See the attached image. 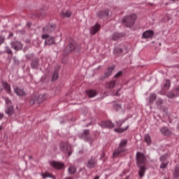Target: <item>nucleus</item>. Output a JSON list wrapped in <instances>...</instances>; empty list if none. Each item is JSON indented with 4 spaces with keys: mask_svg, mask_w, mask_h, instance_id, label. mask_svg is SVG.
<instances>
[{
    "mask_svg": "<svg viewBox=\"0 0 179 179\" xmlns=\"http://www.w3.org/2000/svg\"><path fill=\"white\" fill-rule=\"evenodd\" d=\"M127 145H128V140H122L119 144V146L114 150L113 158L117 159V157H124V156H125V152L127 150Z\"/></svg>",
    "mask_w": 179,
    "mask_h": 179,
    "instance_id": "nucleus-1",
    "label": "nucleus"
},
{
    "mask_svg": "<svg viewBox=\"0 0 179 179\" xmlns=\"http://www.w3.org/2000/svg\"><path fill=\"white\" fill-rule=\"evenodd\" d=\"M137 17L138 16H136V14H131L130 15L124 17L122 18V23L124 24V26H126V27H132V26L135 24Z\"/></svg>",
    "mask_w": 179,
    "mask_h": 179,
    "instance_id": "nucleus-2",
    "label": "nucleus"
},
{
    "mask_svg": "<svg viewBox=\"0 0 179 179\" xmlns=\"http://www.w3.org/2000/svg\"><path fill=\"white\" fill-rule=\"evenodd\" d=\"M136 166H145L146 156L143 152H137L136 154Z\"/></svg>",
    "mask_w": 179,
    "mask_h": 179,
    "instance_id": "nucleus-3",
    "label": "nucleus"
},
{
    "mask_svg": "<svg viewBox=\"0 0 179 179\" xmlns=\"http://www.w3.org/2000/svg\"><path fill=\"white\" fill-rule=\"evenodd\" d=\"M41 38L45 40V45H52V44H55V38L52 36H50L48 34H43Z\"/></svg>",
    "mask_w": 179,
    "mask_h": 179,
    "instance_id": "nucleus-4",
    "label": "nucleus"
},
{
    "mask_svg": "<svg viewBox=\"0 0 179 179\" xmlns=\"http://www.w3.org/2000/svg\"><path fill=\"white\" fill-rule=\"evenodd\" d=\"M49 164L52 167H53V169H55L56 170H62V169L65 167V164L64 163L56 161H50Z\"/></svg>",
    "mask_w": 179,
    "mask_h": 179,
    "instance_id": "nucleus-5",
    "label": "nucleus"
},
{
    "mask_svg": "<svg viewBox=\"0 0 179 179\" xmlns=\"http://www.w3.org/2000/svg\"><path fill=\"white\" fill-rule=\"evenodd\" d=\"M99 125L101 128H108V129H113L114 128V123L110 120L101 121Z\"/></svg>",
    "mask_w": 179,
    "mask_h": 179,
    "instance_id": "nucleus-6",
    "label": "nucleus"
},
{
    "mask_svg": "<svg viewBox=\"0 0 179 179\" xmlns=\"http://www.w3.org/2000/svg\"><path fill=\"white\" fill-rule=\"evenodd\" d=\"M97 164V159H96V157H91V158L88 160L86 166L88 169H94Z\"/></svg>",
    "mask_w": 179,
    "mask_h": 179,
    "instance_id": "nucleus-7",
    "label": "nucleus"
},
{
    "mask_svg": "<svg viewBox=\"0 0 179 179\" xmlns=\"http://www.w3.org/2000/svg\"><path fill=\"white\" fill-rule=\"evenodd\" d=\"M10 44L12 48H13V50H15V51H20V50L23 49V44H22V42L16 41L11 42Z\"/></svg>",
    "mask_w": 179,
    "mask_h": 179,
    "instance_id": "nucleus-8",
    "label": "nucleus"
},
{
    "mask_svg": "<svg viewBox=\"0 0 179 179\" xmlns=\"http://www.w3.org/2000/svg\"><path fill=\"white\" fill-rule=\"evenodd\" d=\"M138 167V177L141 178H143L145 177V173H146V166L145 165H139L137 166Z\"/></svg>",
    "mask_w": 179,
    "mask_h": 179,
    "instance_id": "nucleus-9",
    "label": "nucleus"
},
{
    "mask_svg": "<svg viewBox=\"0 0 179 179\" xmlns=\"http://www.w3.org/2000/svg\"><path fill=\"white\" fill-rule=\"evenodd\" d=\"M101 29V25L100 24H95L94 26L92 27L90 31V34L92 36H94V34H96V33H99V31Z\"/></svg>",
    "mask_w": 179,
    "mask_h": 179,
    "instance_id": "nucleus-10",
    "label": "nucleus"
},
{
    "mask_svg": "<svg viewBox=\"0 0 179 179\" xmlns=\"http://www.w3.org/2000/svg\"><path fill=\"white\" fill-rule=\"evenodd\" d=\"M54 30H55V24H48L43 29V33H52Z\"/></svg>",
    "mask_w": 179,
    "mask_h": 179,
    "instance_id": "nucleus-11",
    "label": "nucleus"
},
{
    "mask_svg": "<svg viewBox=\"0 0 179 179\" xmlns=\"http://www.w3.org/2000/svg\"><path fill=\"white\" fill-rule=\"evenodd\" d=\"M155 36V31L153 30H147L143 32L142 38H152Z\"/></svg>",
    "mask_w": 179,
    "mask_h": 179,
    "instance_id": "nucleus-12",
    "label": "nucleus"
},
{
    "mask_svg": "<svg viewBox=\"0 0 179 179\" xmlns=\"http://www.w3.org/2000/svg\"><path fill=\"white\" fill-rule=\"evenodd\" d=\"M86 94L90 99H92L97 96V91L96 90H88L86 91Z\"/></svg>",
    "mask_w": 179,
    "mask_h": 179,
    "instance_id": "nucleus-13",
    "label": "nucleus"
},
{
    "mask_svg": "<svg viewBox=\"0 0 179 179\" xmlns=\"http://www.w3.org/2000/svg\"><path fill=\"white\" fill-rule=\"evenodd\" d=\"M5 113L7 115H13L15 114V108L13 106H8L5 110Z\"/></svg>",
    "mask_w": 179,
    "mask_h": 179,
    "instance_id": "nucleus-14",
    "label": "nucleus"
},
{
    "mask_svg": "<svg viewBox=\"0 0 179 179\" xmlns=\"http://www.w3.org/2000/svg\"><path fill=\"white\" fill-rule=\"evenodd\" d=\"M14 92L16 93L17 96H26V92H24V90L19 88V87H16L14 89Z\"/></svg>",
    "mask_w": 179,
    "mask_h": 179,
    "instance_id": "nucleus-15",
    "label": "nucleus"
},
{
    "mask_svg": "<svg viewBox=\"0 0 179 179\" xmlns=\"http://www.w3.org/2000/svg\"><path fill=\"white\" fill-rule=\"evenodd\" d=\"M2 86L8 94H10V93H12V90H10V85L8 83V82H3Z\"/></svg>",
    "mask_w": 179,
    "mask_h": 179,
    "instance_id": "nucleus-16",
    "label": "nucleus"
},
{
    "mask_svg": "<svg viewBox=\"0 0 179 179\" xmlns=\"http://www.w3.org/2000/svg\"><path fill=\"white\" fill-rule=\"evenodd\" d=\"M144 141L145 143H147L148 146H150V145H152V137L150 136V134H145Z\"/></svg>",
    "mask_w": 179,
    "mask_h": 179,
    "instance_id": "nucleus-17",
    "label": "nucleus"
},
{
    "mask_svg": "<svg viewBox=\"0 0 179 179\" xmlns=\"http://www.w3.org/2000/svg\"><path fill=\"white\" fill-rule=\"evenodd\" d=\"M75 48V45L69 43L65 49V52H66V54H71V52H72V51H73Z\"/></svg>",
    "mask_w": 179,
    "mask_h": 179,
    "instance_id": "nucleus-18",
    "label": "nucleus"
},
{
    "mask_svg": "<svg viewBox=\"0 0 179 179\" xmlns=\"http://www.w3.org/2000/svg\"><path fill=\"white\" fill-rule=\"evenodd\" d=\"M114 69H115V66H113V67H109L106 72L104 73V78H108V76H111V73H113V71H114Z\"/></svg>",
    "mask_w": 179,
    "mask_h": 179,
    "instance_id": "nucleus-19",
    "label": "nucleus"
},
{
    "mask_svg": "<svg viewBox=\"0 0 179 179\" xmlns=\"http://www.w3.org/2000/svg\"><path fill=\"white\" fill-rule=\"evenodd\" d=\"M129 129V125H127L125 128H115L114 129V131L117 134H122V132H125V131H128Z\"/></svg>",
    "mask_w": 179,
    "mask_h": 179,
    "instance_id": "nucleus-20",
    "label": "nucleus"
},
{
    "mask_svg": "<svg viewBox=\"0 0 179 179\" xmlns=\"http://www.w3.org/2000/svg\"><path fill=\"white\" fill-rule=\"evenodd\" d=\"M115 86V80H112L105 84L106 89H113Z\"/></svg>",
    "mask_w": 179,
    "mask_h": 179,
    "instance_id": "nucleus-21",
    "label": "nucleus"
},
{
    "mask_svg": "<svg viewBox=\"0 0 179 179\" xmlns=\"http://www.w3.org/2000/svg\"><path fill=\"white\" fill-rule=\"evenodd\" d=\"M157 99V95L155 93L150 94L149 96V103L150 104H153L155 103V100Z\"/></svg>",
    "mask_w": 179,
    "mask_h": 179,
    "instance_id": "nucleus-22",
    "label": "nucleus"
},
{
    "mask_svg": "<svg viewBox=\"0 0 179 179\" xmlns=\"http://www.w3.org/2000/svg\"><path fill=\"white\" fill-rule=\"evenodd\" d=\"M121 37H122V36L121 35V34H119V33H114V34L112 35L111 40H112L113 41H117V40H120V38H121Z\"/></svg>",
    "mask_w": 179,
    "mask_h": 179,
    "instance_id": "nucleus-23",
    "label": "nucleus"
},
{
    "mask_svg": "<svg viewBox=\"0 0 179 179\" xmlns=\"http://www.w3.org/2000/svg\"><path fill=\"white\" fill-rule=\"evenodd\" d=\"M61 15L63 17H71L72 16V11L66 10V12H62Z\"/></svg>",
    "mask_w": 179,
    "mask_h": 179,
    "instance_id": "nucleus-24",
    "label": "nucleus"
},
{
    "mask_svg": "<svg viewBox=\"0 0 179 179\" xmlns=\"http://www.w3.org/2000/svg\"><path fill=\"white\" fill-rule=\"evenodd\" d=\"M173 176L174 178H178V177H179V165H177L176 166H175L173 173Z\"/></svg>",
    "mask_w": 179,
    "mask_h": 179,
    "instance_id": "nucleus-25",
    "label": "nucleus"
},
{
    "mask_svg": "<svg viewBox=\"0 0 179 179\" xmlns=\"http://www.w3.org/2000/svg\"><path fill=\"white\" fill-rule=\"evenodd\" d=\"M69 174H75V173H76V166H75V165H71L69 167Z\"/></svg>",
    "mask_w": 179,
    "mask_h": 179,
    "instance_id": "nucleus-26",
    "label": "nucleus"
},
{
    "mask_svg": "<svg viewBox=\"0 0 179 179\" xmlns=\"http://www.w3.org/2000/svg\"><path fill=\"white\" fill-rule=\"evenodd\" d=\"M41 176L43 177V178H52L54 177V176H52V174L50 173L49 172H45L43 173H41Z\"/></svg>",
    "mask_w": 179,
    "mask_h": 179,
    "instance_id": "nucleus-27",
    "label": "nucleus"
},
{
    "mask_svg": "<svg viewBox=\"0 0 179 179\" xmlns=\"http://www.w3.org/2000/svg\"><path fill=\"white\" fill-rule=\"evenodd\" d=\"M160 131L162 135H167V133L170 134V131L167 127H162Z\"/></svg>",
    "mask_w": 179,
    "mask_h": 179,
    "instance_id": "nucleus-28",
    "label": "nucleus"
},
{
    "mask_svg": "<svg viewBox=\"0 0 179 179\" xmlns=\"http://www.w3.org/2000/svg\"><path fill=\"white\" fill-rule=\"evenodd\" d=\"M167 97L169 99H176V97H178V96H177V94H174V92H170L166 94Z\"/></svg>",
    "mask_w": 179,
    "mask_h": 179,
    "instance_id": "nucleus-29",
    "label": "nucleus"
},
{
    "mask_svg": "<svg viewBox=\"0 0 179 179\" xmlns=\"http://www.w3.org/2000/svg\"><path fill=\"white\" fill-rule=\"evenodd\" d=\"M114 52L116 54H122V52H124V50H122L121 48H116L114 50Z\"/></svg>",
    "mask_w": 179,
    "mask_h": 179,
    "instance_id": "nucleus-30",
    "label": "nucleus"
},
{
    "mask_svg": "<svg viewBox=\"0 0 179 179\" xmlns=\"http://www.w3.org/2000/svg\"><path fill=\"white\" fill-rule=\"evenodd\" d=\"M58 71H55L52 76V81L57 80L58 79Z\"/></svg>",
    "mask_w": 179,
    "mask_h": 179,
    "instance_id": "nucleus-31",
    "label": "nucleus"
},
{
    "mask_svg": "<svg viewBox=\"0 0 179 179\" xmlns=\"http://www.w3.org/2000/svg\"><path fill=\"white\" fill-rule=\"evenodd\" d=\"M167 166H169V162L166 161V162H162L159 166L160 169H167Z\"/></svg>",
    "mask_w": 179,
    "mask_h": 179,
    "instance_id": "nucleus-32",
    "label": "nucleus"
},
{
    "mask_svg": "<svg viewBox=\"0 0 179 179\" xmlns=\"http://www.w3.org/2000/svg\"><path fill=\"white\" fill-rule=\"evenodd\" d=\"M170 86H171V83L170 80L166 79V83L164 84V87H166L167 89H170Z\"/></svg>",
    "mask_w": 179,
    "mask_h": 179,
    "instance_id": "nucleus-33",
    "label": "nucleus"
},
{
    "mask_svg": "<svg viewBox=\"0 0 179 179\" xmlns=\"http://www.w3.org/2000/svg\"><path fill=\"white\" fill-rule=\"evenodd\" d=\"M6 52L10 54V55H13V52H12V50L9 47H6Z\"/></svg>",
    "mask_w": 179,
    "mask_h": 179,
    "instance_id": "nucleus-34",
    "label": "nucleus"
},
{
    "mask_svg": "<svg viewBox=\"0 0 179 179\" xmlns=\"http://www.w3.org/2000/svg\"><path fill=\"white\" fill-rule=\"evenodd\" d=\"M84 136H89L90 135V131L89 129H85L83 132Z\"/></svg>",
    "mask_w": 179,
    "mask_h": 179,
    "instance_id": "nucleus-35",
    "label": "nucleus"
},
{
    "mask_svg": "<svg viewBox=\"0 0 179 179\" xmlns=\"http://www.w3.org/2000/svg\"><path fill=\"white\" fill-rule=\"evenodd\" d=\"M114 108L115 109V111H118L121 110V105L116 103L114 105Z\"/></svg>",
    "mask_w": 179,
    "mask_h": 179,
    "instance_id": "nucleus-36",
    "label": "nucleus"
},
{
    "mask_svg": "<svg viewBox=\"0 0 179 179\" xmlns=\"http://www.w3.org/2000/svg\"><path fill=\"white\" fill-rule=\"evenodd\" d=\"M167 159V157L166 155H162L159 158V161L162 162V163H164V161Z\"/></svg>",
    "mask_w": 179,
    "mask_h": 179,
    "instance_id": "nucleus-37",
    "label": "nucleus"
},
{
    "mask_svg": "<svg viewBox=\"0 0 179 179\" xmlns=\"http://www.w3.org/2000/svg\"><path fill=\"white\" fill-rule=\"evenodd\" d=\"M162 104H163V99H159L156 101V106H162Z\"/></svg>",
    "mask_w": 179,
    "mask_h": 179,
    "instance_id": "nucleus-38",
    "label": "nucleus"
},
{
    "mask_svg": "<svg viewBox=\"0 0 179 179\" xmlns=\"http://www.w3.org/2000/svg\"><path fill=\"white\" fill-rule=\"evenodd\" d=\"M5 43V36L0 35V45Z\"/></svg>",
    "mask_w": 179,
    "mask_h": 179,
    "instance_id": "nucleus-39",
    "label": "nucleus"
},
{
    "mask_svg": "<svg viewBox=\"0 0 179 179\" xmlns=\"http://www.w3.org/2000/svg\"><path fill=\"white\" fill-rule=\"evenodd\" d=\"M175 92H176V94L178 97L179 96V85L175 87Z\"/></svg>",
    "mask_w": 179,
    "mask_h": 179,
    "instance_id": "nucleus-40",
    "label": "nucleus"
},
{
    "mask_svg": "<svg viewBox=\"0 0 179 179\" xmlns=\"http://www.w3.org/2000/svg\"><path fill=\"white\" fill-rule=\"evenodd\" d=\"M122 76V71H119L115 75V78H120V76Z\"/></svg>",
    "mask_w": 179,
    "mask_h": 179,
    "instance_id": "nucleus-41",
    "label": "nucleus"
},
{
    "mask_svg": "<svg viewBox=\"0 0 179 179\" xmlns=\"http://www.w3.org/2000/svg\"><path fill=\"white\" fill-rule=\"evenodd\" d=\"M35 103H36V99H31L30 101H29V104L31 106L34 105Z\"/></svg>",
    "mask_w": 179,
    "mask_h": 179,
    "instance_id": "nucleus-42",
    "label": "nucleus"
},
{
    "mask_svg": "<svg viewBox=\"0 0 179 179\" xmlns=\"http://www.w3.org/2000/svg\"><path fill=\"white\" fill-rule=\"evenodd\" d=\"M108 13H110V10L109 9H106L105 11H104V15L106 16H108Z\"/></svg>",
    "mask_w": 179,
    "mask_h": 179,
    "instance_id": "nucleus-43",
    "label": "nucleus"
},
{
    "mask_svg": "<svg viewBox=\"0 0 179 179\" xmlns=\"http://www.w3.org/2000/svg\"><path fill=\"white\" fill-rule=\"evenodd\" d=\"M6 104H10V103H12V101H10V99H9L8 98H6Z\"/></svg>",
    "mask_w": 179,
    "mask_h": 179,
    "instance_id": "nucleus-44",
    "label": "nucleus"
},
{
    "mask_svg": "<svg viewBox=\"0 0 179 179\" xmlns=\"http://www.w3.org/2000/svg\"><path fill=\"white\" fill-rule=\"evenodd\" d=\"M12 37H13V33L11 32L9 34L8 38H11Z\"/></svg>",
    "mask_w": 179,
    "mask_h": 179,
    "instance_id": "nucleus-45",
    "label": "nucleus"
},
{
    "mask_svg": "<svg viewBox=\"0 0 179 179\" xmlns=\"http://www.w3.org/2000/svg\"><path fill=\"white\" fill-rule=\"evenodd\" d=\"M116 124L118 125V127H121L122 125V123H118V121L116 122Z\"/></svg>",
    "mask_w": 179,
    "mask_h": 179,
    "instance_id": "nucleus-46",
    "label": "nucleus"
},
{
    "mask_svg": "<svg viewBox=\"0 0 179 179\" xmlns=\"http://www.w3.org/2000/svg\"><path fill=\"white\" fill-rule=\"evenodd\" d=\"M3 118V114L0 113V120H2Z\"/></svg>",
    "mask_w": 179,
    "mask_h": 179,
    "instance_id": "nucleus-47",
    "label": "nucleus"
},
{
    "mask_svg": "<svg viewBox=\"0 0 179 179\" xmlns=\"http://www.w3.org/2000/svg\"><path fill=\"white\" fill-rule=\"evenodd\" d=\"M60 146H61L62 148H65V145H64V143H62L60 144Z\"/></svg>",
    "mask_w": 179,
    "mask_h": 179,
    "instance_id": "nucleus-48",
    "label": "nucleus"
},
{
    "mask_svg": "<svg viewBox=\"0 0 179 179\" xmlns=\"http://www.w3.org/2000/svg\"><path fill=\"white\" fill-rule=\"evenodd\" d=\"M71 155H72V151L71 150L68 152V156H71Z\"/></svg>",
    "mask_w": 179,
    "mask_h": 179,
    "instance_id": "nucleus-49",
    "label": "nucleus"
},
{
    "mask_svg": "<svg viewBox=\"0 0 179 179\" xmlns=\"http://www.w3.org/2000/svg\"><path fill=\"white\" fill-rule=\"evenodd\" d=\"M3 90V88L1 87V85H0V93H2Z\"/></svg>",
    "mask_w": 179,
    "mask_h": 179,
    "instance_id": "nucleus-50",
    "label": "nucleus"
},
{
    "mask_svg": "<svg viewBox=\"0 0 179 179\" xmlns=\"http://www.w3.org/2000/svg\"><path fill=\"white\" fill-rule=\"evenodd\" d=\"M67 148H69L71 149V146L69 145V144H66Z\"/></svg>",
    "mask_w": 179,
    "mask_h": 179,
    "instance_id": "nucleus-51",
    "label": "nucleus"
},
{
    "mask_svg": "<svg viewBox=\"0 0 179 179\" xmlns=\"http://www.w3.org/2000/svg\"><path fill=\"white\" fill-rule=\"evenodd\" d=\"M65 179H72L71 177H66Z\"/></svg>",
    "mask_w": 179,
    "mask_h": 179,
    "instance_id": "nucleus-52",
    "label": "nucleus"
},
{
    "mask_svg": "<svg viewBox=\"0 0 179 179\" xmlns=\"http://www.w3.org/2000/svg\"><path fill=\"white\" fill-rule=\"evenodd\" d=\"M171 1H179V0H171Z\"/></svg>",
    "mask_w": 179,
    "mask_h": 179,
    "instance_id": "nucleus-53",
    "label": "nucleus"
},
{
    "mask_svg": "<svg viewBox=\"0 0 179 179\" xmlns=\"http://www.w3.org/2000/svg\"><path fill=\"white\" fill-rule=\"evenodd\" d=\"M103 156H104V155H105V154H104V153H103Z\"/></svg>",
    "mask_w": 179,
    "mask_h": 179,
    "instance_id": "nucleus-54",
    "label": "nucleus"
}]
</instances>
